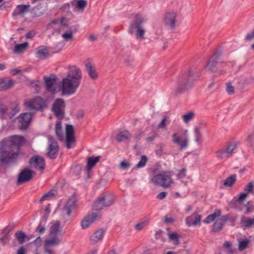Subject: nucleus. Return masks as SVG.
Masks as SVG:
<instances>
[{
	"label": "nucleus",
	"mask_w": 254,
	"mask_h": 254,
	"mask_svg": "<svg viewBox=\"0 0 254 254\" xmlns=\"http://www.w3.org/2000/svg\"><path fill=\"white\" fill-rule=\"evenodd\" d=\"M81 78L82 73L80 69L75 66L72 67L66 77L62 79L63 94L71 95L74 94L80 84Z\"/></svg>",
	"instance_id": "1"
},
{
	"label": "nucleus",
	"mask_w": 254,
	"mask_h": 254,
	"mask_svg": "<svg viewBox=\"0 0 254 254\" xmlns=\"http://www.w3.org/2000/svg\"><path fill=\"white\" fill-rule=\"evenodd\" d=\"M199 77V72L195 68L190 67L182 72L178 76L176 81L175 95L181 94L191 88L194 82L198 79Z\"/></svg>",
	"instance_id": "2"
},
{
	"label": "nucleus",
	"mask_w": 254,
	"mask_h": 254,
	"mask_svg": "<svg viewBox=\"0 0 254 254\" xmlns=\"http://www.w3.org/2000/svg\"><path fill=\"white\" fill-rule=\"evenodd\" d=\"M22 144H1L0 147V165L6 168L15 163L18 154L12 151L13 148L19 149Z\"/></svg>",
	"instance_id": "3"
},
{
	"label": "nucleus",
	"mask_w": 254,
	"mask_h": 254,
	"mask_svg": "<svg viewBox=\"0 0 254 254\" xmlns=\"http://www.w3.org/2000/svg\"><path fill=\"white\" fill-rule=\"evenodd\" d=\"M146 21L145 17L137 16L130 23L128 32L131 35L134 34L137 40L144 39L146 29L144 25Z\"/></svg>",
	"instance_id": "4"
},
{
	"label": "nucleus",
	"mask_w": 254,
	"mask_h": 254,
	"mask_svg": "<svg viewBox=\"0 0 254 254\" xmlns=\"http://www.w3.org/2000/svg\"><path fill=\"white\" fill-rule=\"evenodd\" d=\"M56 134L59 140L63 142L65 139V143H74L76 141L74 133V129L72 125H67L65 128V137L63 130L62 123L58 121L56 123L55 127Z\"/></svg>",
	"instance_id": "5"
},
{
	"label": "nucleus",
	"mask_w": 254,
	"mask_h": 254,
	"mask_svg": "<svg viewBox=\"0 0 254 254\" xmlns=\"http://www.w3.org/2000/svg\"><path fill=\"white\" fill-rule=\"evenodd\" d=\"M171 177L172 173L171 172H163L162 173L153 176L151 181L156 186L168 188L173 183Z\"/></svg>",
	"instance_id": "6"
},
{
	"label": "nucleus",
	"mask_w": 254,
	"mask_h": 254,
	"mask_svg": "<svg viewBox=\"0 0 254 254\" xmlns=\"http://www.w3.org/2000/svg\"><path fill=\"white\" fill-rule=\"evenodd\" d=\"M25 106L29 110H35L37 111H43L47 107V102L43 98L37 97L25 102Z\"/></svg>",
	"instance_id": "7"
},
{
	"label": "nucleus",
	"mask_w": 254,
	"mask_h": 254,
	"mask_svg": "<svg viewBox=\"0 0 254 254\" xmlns=\"http://www.w3.org/2000/svg\"><path fill=\"white\" fill-rule=\"evenodd\" d=\"M220 54L216 52L214 53L209 59L206 69L211 72H217L218 73L222 74L226 72L225 70H218V68L221 67L222 62H219Z\"/></svg>",
	"instance_id": "8"
},
{
	"label": "nucleus",
	"mask_w": 254,
	"mask_h": 254,
	"mask_svg": "<svg viewBox=\"0 0 254 254\" xmlns=\"http://www.w3.org/2000/svg\"><path fill=\"white\" fill-rule=\"evenodd\" d=\"M65 106V102L64 99L58 98L55 100L53 104L52 111L57 118L62 119L64 116Z\"/></svg>",
	"instance_id": "9"
},
{
	"label": "nucleus",
	"mask_w": 254,
	"mask_h": 254,
	"mask_svg": "<svg viewBox=\"0 0 254 254\" xmlns=\"http://www.w3.org/2000/svg\"><path fill=\"white\" fill-rule=\"evenodd\" d=\"M19 111V108L17 105L10 110L4 105H0V119H11Z\"/></svg>",
	"instance_id": "10"
},
{
	"label": "nucleus",
	"mask_w": 254,
	"mask_h": 254,
	"mask_svg": "<svg viewBox=\"0 0 254 254\" xmlns=\"http://www.w3.org/2000/svg\"><path fill=\"white\" fill-rule=\"evenodd\" d=\"M30 168L40 171H43L46 166L45 161L43 157L39 155H34L29 160Z\"/></svg>",
	"instance_id": "11"
},
{
	"label": "nucleus",
	"mask_w": 254,
	"mask_h": 254,
	"mask_svg": "<svg viewBox=\"0 0 254 254\" xmlns=\"http://www.w3.org/2000/svg\"><path fill=\"white\" fill-rule=\"evenodd\" d=\"M33 114L30 112H25L20 114L18 117L19 128L21 130H26L29 127Z\"/></svg>",
	"instance_id": "12"
},
{
	"label": "nucleus",
	"mask_w": 254,
	"mask_h": 254,
	"mask_svg": "<svg viewBox=\"0 0 254 254\" xmlns=\"http://www.w3.org/2000/svg\"><path fill=\"white\" fill-rule=\"evenodd\" d=\"M77 202L76 197L72 195L64 204L63 208V213L69 217L70 216L72 211L75 210L78 208Z\"/></svg>",
	"instance_id": "13"
},
{
	"label": "nucleus",
	"mask_w": 254,
	"mask_h": 254,
	"mask_svg": "<svg viewBox=\"0 0 254 254\" xmlns=\"http://www.w3.org/2000/svg\"><path fill=\"white\" fill-rule=\"evenodd\" d=\"M237 144H227L224 149H220L217 152V157L221 159L230 157L233 151L236 148Z\"/></svg>",
	"instance_id": "14"
},
{
	"label": "nucleus",
	"mask_w": 254,
	"mask_h": 254,
	"mask_svg": "<svg viewBox=\"0 0 254 254\" xmlns=\"http://www.w3.org/2000/svg\"><path fill=\"white\" fill-rule=\"evenodd\" d=\"M47 2L42 1L39 4L31 9L30 13L33 17H39L44 14L47 11Z\"/></svg>",
	"instance_id": "15"
},
{
	"label": "nucleus",
	"mask_w": 254,
	"mask_h": 254,
	"mask_svg": "<svg viewBox=\"0 0 254 254\" xmlns=\"http://www.w3.org/2000/svg\"><path fill=\"white\" fill-rule=\"evenodd\" d=\"M33 173L34 172L28 168L22 170L18 175L17 185H20L30 181L32 179Z\"/></svg>",
	"instance_id": "16"
},
{
	"label": "nucleus",
	"mask_w": 254,
	"mask_h": 254,
	"mask_svg": "<svg viewBox=\"0 0 254 254\" xmlns=\"http://www.w3.org/2000/svg\"><path fill=\"white\" fill-rule=\"evenodd\" d=\"M187 130H181L172 135V141L174 143H188L189 141Z\"/></svg>",
	"instance_id": "17"
},
{
	"label": "nucleus",
	"mask_w": 254,
	"mask_h": 254,
	"mask_svg": "<svg viewBox=\"0 0 254 254\" xmlns=\"http://www.w3.org/2000/svg\"><path fill=\"white\" fill-rule=\"evenodd\" d=\"M177 13L174 11L167 12L164 17L165 25L170 29H174L176 26Z\"/></svg>",
	"instance_id": "18"
},
{
	"label": "nucleus",
	"mask_w": 254,
	"mask_h": 254,
	"mask_svg": "<svg viewBox=\"0 0 254 254\" xmlns=\"http://www.w3.org/2000/svg\"><path fill=\"white\" fill-rule=\"evenodd\" d=\"M99 215L96 213H93L91 215L85 217L81 222V226L82 229L87 228L89 226L96 220Z\"/></svg>",
	"instance_id": "19"
},
{
	"label": "nucleus",
	"mask_w": 254,
	"mask_h": 254,
	"mask_svg": "<svg viewBox=\"0 0 254 254\" xmlns=\"http://www.w3.org/2000/svg\"><path fill=\"white\" fill-rule=\"evenodd\" d=\"M44 79L47 90L52 93H55L56 89V78L55 77L44 76Z\"/></svg>",
	"instance_id": "20"
},
{
	"label": "nucleus",
	"mask_w": 254,
	"mask_h": 254,
	"mask_svg": "<svg viewBox=\"0 0 254 254\" xmlns=\"http://www.w3.org/2000/svg\"><path fill=\"white\" fill-rule=\"evenodd\" d=\"M201 219V216L200 215H199L197 213L194 212L191 215L189 216L186 219V223L187 225L188 226H196L198 224H199L200 223V220Z\"/></svg>",
	"instance_id": "21"
},
{
	"label": "nucleus",
	"mask_w": 254,
	"mask_h": 254,
	"mask_svg": "<svg viewBox=\"0 0 254 254\" xmlns=\"http://www.w3.org/2000/svg\"><path fill=\"white\" fill-rule=\"evenodd\" d=\"M61 223L59 221H54L50 229L49 236L59 237L61 234Z\"/></svg>",
	"instance_id": "22"
},
{
	"label": "nucleus",
	"mask_w": 254,
	"mask_h": 254,
	"mask_svg": "<svg viewBox=\"0 0 254 254\" xmlns=\"http://www.w3.org/2000/svg\"><path fill=\"white\" fill-rule=\"evenodd\" d=\"M105 234V231L103 228L96 230L90 237V241L92 245L96 244L101 240Z\"/></svg>",
	"instance_id": "23"
},
{
	"label": "nucleus",
	"mask_w": 254,
	"mask_h": 254,
	"mask_svg": "<svg viewBox=\"0 0 254 254\" xmlns=\"http://www.w3.org/2000/svg\"><path fill=\"white\" fill-rule=\"evenodd\" d=\"M46 153L47 157L51 159H55L59 152V146L58 144H49Z\"/></svg>",
	"instance_id": "24"
},
{
	"label": "nucleus",
	"mask_w": 254,
	"mask_h": 254,
	"mask_svg": "<svg viewBox=\"0 0 254 254\" xmlns=\"http://www.w3.org/2000/svg\"><path fill=\"white\" fill-rule=\"evenodd\" d=\"M25 140L23 136L19 135H14L3 138L0 143H25Z\"/></svg>",
	"instance_id": "25"
},
{
	"label": "nucleus",
	"mask_w": 254,
	"mask_h": 254,
	"mask_svg": "<svg viewBox=\"0 0 254 254\" xmlns=\"http://www.w3.org/2000/svg\"><path fill=\"white\" fill-rule=\"evenodd\" d=\"M131 136L129 132L127 130H125L119 132L117 134L116 140L118 142H129L131 140Z\"/></svg>",
	"instance_id": "26"
},
{
	"label": "nucleus",
	"mask_w": 254,
	"mask_h": 254,
	"mask_svg": "<svg viewBox=\"0 0 254 254\" xmlns=\"http://www.w3.org/2000/svg\"><path fill=\"white\" fill-rule=\"evenodd\" d=\"M100 159L99 156L96 157H90L88 158L87 164L86 166V174L88 176V178H89V174L91 171L92 168L96 165V164L99 161Z\"/></svg>",
	"instance_id": "27"
},
{
	"label": "nucleus",
	"mask_w": 254,
	"mask_h": 254,
	"mask_svg": "<svg viewBox=\"0 0 254 254\" xmlns=\"http://www.w3.org/2000/svg\"><path fill=\"white\" fill-rule=\"evenodd\" d=\"M62 242V240L59 237L49 236V238L46 239L45 242V246L51 247L58 246Z\"/></svg>",
	"instance_id": "28"
},
{
	"label": "nucleus",
	"mask_w": 254,
	"mask_h": 254,
	"mask_svg": "<svg viewBox=\"0 0 254 254\" xmlns=\"http://www.w3.org/2000/svg\"><path fill=\"white\" fill-rule=\"evenodd\" d=\"M15 237L20 245L23 244L26 240L28 241L30 240V237L22 231H18L15 232Z\"/></svg>",
	"instance_id": "29"
},
{
	"label": "nucleus",
	"mask_w": 254,
	"mask_h": 254,
	"mask_svg": "<svg viewBox=\"0 0 254 254\" xmlns=\"http://www.w3.org/2000/svg\"><path fill=\"white\" fill-rule=\"evenodd\" d=\"M36 55L37 58L44 60L47 58L49 56V53L47 49L45 47L41 46L37 49Z\"/></svg>",
	"instance_id": "30"
},
{
	"label": "nucleus",
	"mask_w": 254,
	"mask_h": 254,
	"mask_svg": "<svg viewBox=\"0 0 254 254\" xmlns=\"http://www.w3.org/2000/svg\"><path fill=\"white\" fill-rule=\"evenodd\" d=\"M191 137L192 141L195 142H201L204 141L202 133L198 127H195L194 129Z\"/></svg>",
	"instance_id": "31"
},
{
	"label": "nucleus",
	"mask_w": 254,
	"mask_h": 254,
	"mask_svg": "<svg viewBox=\"0 0 254 254\" xmlns=\"http://www.w3.org/2000/svg\"><path fill=\"white\" fill-rule=\"evenodd\" d=\"M86 71L89 76L93 79H95L98 77V74L96 73L94 67L90 63H88L85 65Z\"/></svg>",
	"instance_id": "32"
},
{
	"label": "nucleus",
	"mask_w": 254,
	"mask_h": 254,
	"mask_svg": "<svg viewBox=\"0 0 254 254\" xmlns=\"http://www.w3.org/2000/svg\"><path fill=\"white\" fill-rule=\"evenodd\" d=\"M241 224L245 228H249L254 226V217L253 218H247L243 216L241 218Z\"/></svg>",
	"instance_id": "33"
},
{
	"label": "nucleus",
	"mask_w": 254,
	"mask_h": 254,
	"mask_svg": "<svg viewBox=\"0 0 254 254\" xmlns=\"http://www.w3.org/2000/svg\"><path fill=\"white\" fill-rule=\"evenodd\" d=\"M29 4H20L17 6L16 9L13 11L14 15L23 14L29 8Z\"/></svg>",
	"instance_id": "34"
},
{
	"label": "nucleus",
	"mask_w": 254,
	"mask_h": 254,
	"mask_svg": "<svg viewBox=\"0 0 254 254\" xmlns=\"http://www.w3.org/2000/svg\"><path fill=\"white\" fill-rule=\"evenodd\" d=\"M220 210L218 209L216 210L214 213L207 216V217L203 222L206 224L210 223L214 221L217 217L220 215Z\"/></svg>",
	"instance_id": "35"
},
{
	"label": "nucleus",
	"mask_w": 254,
	"mask_h": 254,
	"mask_svg": "<svg viewBox=\"0 0 254 254\" xmlns=\"http://www.w3.org/2000/svg\"><path fill=\"white\" fill-rule=\"evenodd\" d=\"M10 230L11 229L8 228L7 227L2 230V233L3 235L0 239V243H1L2 245H5L8 242L9 233Z\"/></svg>",
	"instance_id": "36"
},
{
	"label": "nucleus",
	"mask_w": 254,
	"mask_h": 254,
	"mask_svg": "<svg viewBox=\"0 0 254 254\" xmlns=\"http://www.w3.org/2000/svg\"><path fill=\"white\" fill-rule=\"evenodd\" d=\"M103 198L99 197L93 204V209L95 210L99 211L106 207L104 206V201H103Z\"/></svg>",
	"instance_id": "37"
},
{
	"label": "nucleus",
	"mask_w": 254,
	"mask_h": 254,
	"mask_svg": "<svg viewBox=\"0 0 254 254\" xmlns=\"http://www.w3.org/2000/svg\"><path fill=\"white\" fill-rule=\"evenodd\" d=\"M13 84V81L9 80L8 82H6L3 79H0V91L4 90L10 88Z\"/></svg>",
	"instance_id": "38"
},
{
	"label": "nucleus",
	"mask_w": 254,
	"mask_h": 254,
	"mask_svg": "<svg viewBox=\"0 0 254 254\" xmlns=\"http://www.w3.org/2000/svg\"><path fill=\"white\" fill-rule=\"evenodd\" d=\"M195 116V113L193 111H190L182 115V119L185 123L188 124L191 121Z\"/></svg>",
	"instance_id": "39"
},
{
	"label": "nucleus",
	"mask_w": 254,
	"mask_h": 254,
	"mask_svg": "<svg viewBox=\"0 0 254 254\" xmlns=\"http://www.w3.org/2000/svg\"><path fill=\"white\" fill-rule=\"evenodd\" d=\"M28 46V43L27 42L17 44L14 48V52L18 54L23 52L26 50Z\"/></svg>",
	"instance_id": "40"
},
{
	"label": "nucleus",
	"mask_w": 254,
	"mask_h": 254,
	"mask_svg": "<svg viewBox=\"0 0 254 254\" xmlns=\"http://www.w3.org/2000/svg\"><path fill=\"white\" fill-rule=\"evenodd\" d=\"M239 242V247L238 250L240 251H242L246 249L250 243V241L247 239H240L238 240Z\"/></svg>",
	"instance_id": "41"
},
{
	"label": "nucleus",
	"mask_w": 254,
	"mask_h": 254,
	"mask_svg": "<svg viewBox=\"0 0 254 254\" xmlns=\"http://www.w3.org/2000/svg\"><path fill=\"white\" fill-rule=\"evenodd\" d=\"M103 198V201H104V206L105 207H109L114 204L115 200L111 195H107L105 196H103L101 197Z\"/></svg>",
	"instance_id": "42"
},
{
	"label": "nucleus",
	"mask_w": 254,
	"mask_h": 254,
	"mask_svg": "<svg viewBox=\"0 0 254 254\" xmlns=\"http://www.w3.org/2000/svg\"><path fill=\"white\" fill-rule=\"evenodd\" d=\"M168 237L170 241L173 242V244L177 245L179 244V235L175 232H170L168 233Z\"/></svg>",
	"instance_id": "43"
},
{
	"label": "nucleus",
	"mask_w": 254,
	"mask_h": 254,
	"mask_svg": "<svg viewBox=\"0 0 254 254\" xmlns=\"http://www.w3.org/2000/svg\"><path fill=\"white\" fill-rule=\"evenodd\" d=\"M236 181V176L233 175L228 177L224 182L223 185L226 187L232 186Z\"/></svg>",
	"instance_id": "44"
},
{
	"label": "nucleus",
	"mask_w": 254,
	"mask_h": 254,
	"mask_svg": "<svg viewBox=\"0 0 254 254\" xmlns=\"http://www.w3.org/2000/svg\"><path fill=\"white\" fill-rule=\"evenodd\" d=\"M170 122V118L168 116H164L161 122L158 125L157 127L159 128H165L166 126Z\"/></svg>",
	"instance_id": "45"
},
{
	"label": "nucleus",
	"mask_w": 254,
	"mask_h": 254,
	"mask_svg": "<svg viewBox=\"0 0 254 254\" xmlns=\"http://www.w3.org/2000/svg\"><path fill=\"white\" fill-rule=\"evenodd\" d=\"M222 222L216 221L212 225V231L215 233L219 232L223 227Z\"/></svg>",
	"instance_id": "46"
},
{
	"label": "nucleus",
	"mask_w": 254,
	"mask_h": 254,
	"mask_svg": "<svg viewBox=\"0 0 254 254\" xmlns=\"http://www.w3.org/2000/svg\"><path fill=\"white\" fill-rule=\"evenodd\" d=\"M87 5L86 0H77L76 5V8L80 10H83Z\"/></svg>",
	"instance_id": "47"
},
{
	"label": "nucleus",
	"mask_w": 254,
	"mask_h": 254,
	"mask_svg": "<svg viewBox=\"0 0 254 254\" xmlns=\"http://www.w3.org/2000/svg\"><path fill=\"white\" fill-rule=\"evenodd\" d=\"M147 158L145 155H142L141 156V159L138 163L136 165L137 168H141L144 167L147 163Z\"/></svg>",
	"instance_id": "48"
},
{
	"label": "nucleus",
	"mask_w": 254,
	"mask_h": 254,
	"mask_svg": "<svg viewBox=\"0 0 254 254\" xmlns=\"http://www.w3.org/2000/svg\"><path fill=\"white\" fill-rule=\"evenodd\" d=\"M254 182H251L247 185H246L244 188V190L248 192H252L254 194Z\"/></svg>",
	"instance_id": "49"
},
{
	"label": "nucleus",
	"mask_w": 254,
	"mask_h": 254,
	"mask_svg": "<svg viewBox=\"0 0 254 254\" xmlns=\"http://www.w3.org/2000/svg\"><path fill=\"white\" fill-rule=\"evenodd\" d=\"M149 219H147L143 221H142L137 224L135 226L134 228L137 231H140L145 227V226L148 223Z\"/></svg>",
	"instance_id": "50"
},
{
	"label": "nucleus",
	"mask_w": 254,
	"mask_h": 254,
	"mask_svg": "<svg viewBox=\"0 0 254 254\" xmlns=\"http://www.w3.org/2000/svg\"><path fill=\"white\" fill-rule=\"evenodd\" d=\"M42 240L40 237H38L34 241L30 243L34 245L37 248H39L42 246Z\"/></svg>",
	"instance_id": "51"
},
{
	"label": "nucleus",
	"mask_w": 254,
	"mask_h": 254,
	"mask_svg": "<svg viewBox=\"0 0 254 254\" xmlns=\"http://www.w3.org/2000/svg\"><path fill=\"white\" fill-rule=\"evenodd\" d=\"M46 231L45 226L44 225H42V222H40L38 226L36 229V231L40 233L43 234Z\"/></svg>",
	"instance_id": "52"
},
{
	"label": "nucleus",
	"mask_w": 254,
	"mask_h": 254,
	"mask_svg": "<svg viewBox=\"0 0 254 254\" xmlns=\"http://www.w3.org/2000/svg\"><path fill=\"white\" fill-rule=\"evenodd\" d=\"M133 150L134 151L135 154L137 155L140 154L142 152V147L138 145L137 144L134 145Z\"/></svg>",
	"instance_id": "53"
},
{
	"label": "nucleus",
	"mask_w": 254,
	"mask_h": 254,
	"mask_svg": "<svg viewBox=\"0 0 254 254\" xmlns=\"http://www.w3.org/2000/svg\"><path fill=\"white\" fill-rule=\"evenodd\" d=\"M226 90H227V92L229 94H232L234 93V87L231 85V83H228L227 84Z\"/></svg>",
	"instance_id": "54"
},
{
	"label": "nucleus",
	"mask_w": 254,
	"mask_h": 254,
	"mask_svg": "<svg viewBox=\"0 0 254 254\" xmlns=\"http://www.w3.org/2000/svg\"><path fill=\"white\" fill-rule=\"evenodd\" d=\"M62 37L66 40H71L73 38L72 34L71 32H65L63 34Z\"/></svg>",
	"instance_id": "55"
},
{
	"label": "nucleus",
	"mask_w": 254,
	"mask_h": 254,
	"mask_svg": "<svg viewBox=\"0 0 254 254\" xmlns=\"http://www.w3.org/2000/svg\"><path fill=\"white\" fill-rule=\"evenodd\" d=\"M133 61V58L130 57H127L125 59V62L126 66H129L131 65V63Z\"/></svg>",
	"instance_id": "56"
},
{
	"label": "nucleus",
	"mask_w": 254,
	"mask_h": 254,
	"mask_svg": "<svg viewBox=\"0 0 254 254\" xmlns=\"http://www.w3.org/2000/svg\"><path fill=\"white\" fill-rule=\"evenodd\" d=\"M248 195V193H242L240 194L239 197L238 198V201L241 203L243 200L245 199Z\"/></svg>",
	"instance_id": "57"
},
{
	"label": "nucleus",
	"mask_w": 254,
	"mask_h": 254,
	"mask_svg": "<svg viewBox=\"0 0 254 254\" xmlns=\"http://www.w3.org/2000/svg\"><path fill=\"white\" fill-rule=\"evenodd\" d=\"M130 166V164L125 161H122L120 163V168L126 170Z\"/></svg>",
	"instance_id": "58"
},
{
	"label": "nucleus",
	"mask_w": 254,
	"mask_h": 254,
	"mask_svg": "<svg viewBox=\"0 0 254 254\" xmlns=\"http://www.w3.org/2000/svg\"><path fill=\"white\" fill-rule=\"evenodd\" d=\"M223 248L224 249H227L228 250H232V243L230 241H225Z\"/></svg>",
	"instance_id": "59"
},
{
	"label": "nucleus",
	"mask_w": 254,
	"mask_h": 254,
	"mask_svg": "<svg viewBox=\"0 0 254 254\" xmlns=\"http://www.w3.org/2000/svg\"><path fill=\"white\" fill-rule=\"evenodd\" d=\"M167 195V192L165 191H162L160 192L156 196L157 198L160 200L163 199Z\"/></svg>",
	"instance_id": "60"
},
{
	"label": "nucleus",
	"mask_w": 254,
	"mask_h": 254,
	"mask_svg": "<svg viewBox=\"0 0 254 254\" xmlns=\"http://www.w3.org/2000/svg\"><path fill=\"white\" fill-rule=\"evenodd\" d=\"M228 219V216L227 215H223L221 216L219 220H218V221H220L222 222L223 225L227 221Z\"/></svg>",
	"instance_id": "61"
},
{
	"label": "nucleus",
	"mask_w": 254,
	"mask_h": 254,
	"mask_svg": "<svg viewBox=\"0 0 254 254\" xmlns=\"http://www.w3.org/2000/svg\"><path fill=\"white\" fill-rule=\"evenodd\" d=\"M46 193L48 195V196L49 197V198H52L56 195L57 191L55 190H50Z\"/></svg>",
	"instance_id": "62"
},
{
	"label": "nucleus",
	"mask_w": 254,
	"mask_h": 254,
	"mask_svg": "<svg viewBox=\"0 0 254 254\" xmlns=\"http://www.w3.org/2000/svg\"><path fill=\"white\" fill-rule=\"evenodd\" d=\"M245 39L246 40L248 41L254 39V31H253L251 33L247 34Z\"/></svg>",
	"instance_id": "63"
},
{
	"label": "nucleus",
	"mask_w": 254,
	"mask_h": 254,
	"mask_svg": "<svg viewBox=\"0 0 254 254\" xmlns=\"http://www.w3.org/2000/svg\"><path fill=\"white\" fill-rule=\"evenodd\" d=\"M26 253V249L23 246L20 247L17 250L16 254H25Z\"/></svg>",
	"instance_id": "64"
}]
</instances>
